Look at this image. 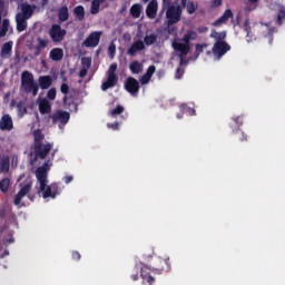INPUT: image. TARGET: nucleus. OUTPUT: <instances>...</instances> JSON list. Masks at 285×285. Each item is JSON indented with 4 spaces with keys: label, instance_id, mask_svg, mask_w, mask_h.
<instances>
[{
    "label": "nucleus",
    "instance_id": "46",
    "mask_svg": "<svg viewBox=\"0 0 285 285\" xmlns=\"http://www.w3.org/2000/svg\"><path fill=\"white\" fill-rule=\"evenodd\" d=\"M88 75V69H86V68H82L81 70H80V72H79V77L81 78V79H83V77H86Z\"/></svg>",
    "mask_w": 285,
    "mask_h": 285
},
{
    "label": "nucleus",
    "instance_id": "22",
    "mask_svg": "<svg viewBox=\"0 0 285 285\" xmlns=\"http://www.w3.org/2000/svg\"><path fill=\"white\" fill-rule=\"evenodd\" d=\"M158 3L157 0H151L146 9V14L149 19H155L157 17Z\"/></svg>",
    "mask_w": 285,
    "mask_h": 285
},
{
    "label": "nucleus",
    "instance_id": "23",
    "mask_svg": "<svg viewBox=\"0 0 285 285\" xmlns=\"http://www.w3.org/2000/svg\"><path fill=\"white\" fill-rule=\"evenodd\" d=\"M38 83L41 90H48L50 86H52V77L51 76H40L38 79Z\"/></svg>",
    "mask_w": 285,
    "mask_h": 285
},
{
    "label": "nucleus",
    "instance_id": "24",
    "mask_svg": "<svg viewBox=\"0 0 285 285\" xmlns=\"http://www.w3.org/2000/svg\"><path fill=\"white\" fill-rule=\"evenodd\" d=\"M155 66H149L147 69V72L140 78V83L142 86H146V83H149L150 79H153V75H155Z\"/></svg>",
    "mask_w": 285,
    "mask_h": 285
},
{
    "label": "nucleus",
    "instance_id": "20",
    "mask_svg": "<svg viewBox=\"0 0 285 285\" xmlns=\"http://www.w3.org/2000/svg\"><path fill=\"white\" fill-rule=\"evenodd\" d=\"M10 170V157L6 154L0 155V175L9 173Z\"/></svg>",
    "mask_w": 285,
    "mask_h": 285
},
{
    "label": "nucleus",
    "instance_id": "58",
    "mask_svg": "<svg viewBox=\"0 0 285 285\" xmlns=\"http://www.w3.org/2000/svg\"><path fill=\"white\" fill-rule=\"evenodd\" d=\"M273 32H274V30L272 29V30H269V37L273 35Z\"/></svg>",
    "mask_w": 285,
    "mask_h": 285
},
{
    "label": "nucleus",
    "instance_id": "55",
    "mask_svg": "<svg viewBox=\"0 0 285 285\" xmlns=\"http://www.w3.org/2000/svg\"><path fill=\"white\" fill-rule=\"evenodd\" d=\"M131 278L134 279V282H137V275L131 276Z\"/></svg>",
    "mask_w": 285,
    "mask_h": 285
},
{
    "label": "nucleus",
    "instance_id": "39",
    "mask_svg": "<svg viewBox=\"0 0 285 285\" xmlns=\"http://www.w3.org/2000/svg\"><path fill=\"white\" fill-rule=\"evenodd\" d=\"M47 99H50V101H55V99H57V89H49L47 92Z\"/></svg>",
    "mask_w": 285,
    "mask_h": 285
},
{
    "label": "nucleus",
    "instance_id": "19",
    "mask_svg": "<svg viewBox=\"0 0 285 285\" xmlns=\"http://www.w3.org/2000/svg\"><path fill=\"white\" fill-rule=\"evenodd\" d=\"M14 128V125L12 122V117L10 115H4L0 119V130H7L10 131Z\"/></svg>",
    "mask_w": 285,
    "mask_h": 285
},
{
    "label": "nucleus",
    "instance_id": "53",
    "mask_svg": "<svg viewBox=\"0 0 285 285\" xmlns=\"http://www.w3.org/2000/svg\"><path fill=\"white\" fill-rule=\"evenodd\" d=\"M259 0H248V3H250L252 6H257V2H258Z\"/></svg>",
    "mask_w": 285,
    "mask_h": 285
},
{
    "label": "nucleus",
    "instance_id": "25",
    "mask_svg": "<svg viewBox=\"0 0 285 285\" xmlns=\"http://www.w3.org/2000/svg\"><path fill=\"white\" fill-rule=\"evenodd\" d=\"M49 58L51 59V61H61V59H63V49H61V48H53L49 52Z\"/></svg>",
    "mask_w": 285,
    "mask_h": 285
},
{
    "label": "nucleus",
    "instance_id": "45",
    "mask_svg": "<svg viewBox=\"0 0 285 285\" xmlns=\"http://www.w3.org/2000/svg\"><path fill=\"white\" fill-rule=\"evenodd\" d=\"M107 128H111L112 130H119V122L108 124Z\"/></svg>",
    "mask_w": 285,
    "mask_h": 285
},
{
    "label": "nucleus",
    "instance_id": "32",
    "mask_svg": "<svg viewBox=\"0 0 285 285\" xmlns=\"http://www.w3.org/2000/svg\"><path fill=\"white\" fill-rule=\"evenodd\" d=\"M10 184H11V180H10V178H2L1 180H0V190H1V193H8V190H10Z\"/></svg>",
    "mask_w": 285,
    "mask_h": 285
},
{
    "label": "nucleus",
    "instance_id": "47",
    "mask_svg": "<svg viewBox=\"0 0 285 285\" xmlns=\"http://www.w3.org/2000/svg\"><path fill=\"white\" fill-rule=\"evenodd\" d=\"M180 77H184V70L181 68H178L176 70V79H179Z\"/></svg>",
    "mask_w": 285,
    "mask_h": 285
},
{
    "label": "nucleus",
    "instance_id": "36",
    "mask_svg": "<svg viewBox=\"0 0 285 285\" xmlns=\"http://www.w3.org/2000/svg\"><path fill=\"white\" fill-rule=\"evenodd\" d=\"M101 2H99V0H92L90 9L91 14H98Z\"/></svg>",
    "mask_w": 285,
    "mask_h": 285
},
{
    "label": "nucleus",
    "instance_id": "31",
    "mask_svg": "<svg viewBox=\"0 0 285 285\" xmlns=\"http://www.w3.org/2000/svg\"><path fill=\"white\" fill-rule=\"evenodd\" d=\"M142 43H144L145 46H153V45L157 43V35H155V33L147 35V36L144 38Z\"/></svg>",
    "mask_w": 285,
    "mask_h": 285
},
{
    "label": "nucleus",
    "instance_id": "43",
    "mask_svg": "<svg viewBox=\"0 0 285 285\" xmlns=\"http://www.w3.org/2000/svg\"><path fill=\"white\" fill-rule=\"evenodd\" d=\"M181 110L187 112V115H195V109L188 108L186 105H181Z\"/></svg>",
    "mask_w": 285,
    "mask_h": 285
},
{
    "label": "nucleus",
    "instance_id": "4",
    "mask_svg": "<svg viewBox=\"0 0 285 285\" xmlns=\"http://www.w3.org/2000/svg\"><path fill=\"white\" fill-rule=\"evenodd\" d=\"M163 8L166 10L168 26H173L181 21V6H179L178 1L173 0V2H169L168 4L163 1Z\"/></svg>",
    "mask_w": 285,
    "mask_h": 285
},
{
    "label": "nucleus",
    "instance_id": "11",
    "mask_svg": "<svg viewBox=\"0 0 285 285\" xmlns=\"http://www.w3.org/2000/svg\"><path fill=\"white\" fill-rule=\"evenodd\" d=\"M49 37L55 43H61L66 38V29H61L59 24H53L49 30Z\"/></svg>",
    "mask_w": 285,
    "mask_h": 285
},
{
    "label": "nucleus",
    "instance_id": "48",
    "mask_svg": "<svg viewBox=\"0 0 285 285\" xmlns=\"http://www.w3.org/2000/svg\"><path fill=\"white\" fill-rule=\"evenodd\" d=\"M9 244H14V238L10 236L9 238L4 239V246H8Z\"/></svg>",
    "mask_w": 285,
    "mask_h": 285
},
{
    "label": "nucleus",
    "instance_id": "29",
    "mask_svg": "<svg viewBox=\"0 0 285 285\" xmlns=\"http://www.w3.org/2000/svg\"><path fill=\"white\" fill-rule=\"evenodd\" d=\"M233 17V11L227 9L224 14L214 22V26H222V23H226Z\"/></svg>",
    "mask_w": 285,
    "mask_h": 285
},
{
    "label": "nucleus",
    "instance_id": "63",
    "mask_svg": "<svg viewBox=\"0 0 285 285\" xmlns=\"http://www.w3.org/2000/svg\"><path fill=\"white\" fill-rule=\"evenodd\" d=\"M247 43H250V40L247 39Z\"/></svg>",
    "mask_w": 285,
    "mask_h": 285
},
{
    "label": "nucleus",
    "instance_id": "27",
    "mask_svg": "<svg viewBox=\"0 0 285 285\" xmlns=\"http://www.w3.org/2000/svg\"><path fill=\"white\" fill-rule=\"evenodd\" d=\"M70 17V13L68 12V7H61L59 10H58V19L61 23L68 21Z\"/></svg>",
    "mask_w": 285,
    "mask_h": 285
},
{
    "label": "nucleus",
    "instance_id": "51",
    "mask_svg": "<svg viewBox=\"0 0 285 285\" xmlns=\"http://www.w3.org/2000/svg\"><path fill=\"white\" fill-rule=\"evenodd\" d=\"M72 176H67V177H65L63 178V181H65V184H70V181H72Z\"/></svg>",
    "mask_w": 285,
    "mask_h": 285
},
{
    "label": "nucleus",
    "instance_id": "18",
    "mask_svg": "<svg viewBox=\"0 0 285 285\" xmlns=\"http://www.w3.org/2000/svg\"><path fill=\"white\" fill-rule=\"evenodd\" d=\"M14 46V42L8 41L6 42L0 50V57L1 59H10L12 57V47Z\"/></svg>",
    "mask_w": 285,
    "mask_h": 285
},
{
    "label": "nucleus",
    "instance_id": "64",
    "mask_svg": "<svg viewBox=\"0 0 285 285\" xmlns=\"http://www.w3.org/2000/svg\"><path fill=\"white\" fill-rule=\"evenodd\" d=\"M166 264H167V266H168V261H166Z\"/></svg>",
    "mask_w": 285,
    "mask_h": 285
},
{
    "label": "nucleus",
    "instance_id": "16",
    "mask_svg": "<svg viewBox=\"0 0 285 285\" xmlns=\"http://www.w3.org/2000/svg\"><path fill=\"white\" fill-rule=\"evenodd\" d=\"M146 49V45L144 43V40H137L127 50V55L129 57H135L137 52H141V50Z\"/></svg>",
    "mask_w": 285,
    "mask_h": 285
},
{
    "label": "nucleus",
    "instance_id": "37",
    "mask_svg": "<svg viewBox=\"0 0 285 285\" xmlns=\"http://www.w3.org/2000/svg\"><path fill=\"white\" fill-rule=\"evenodd\" d=\"M81 66H82V68L90 70V67L92 66V58L83 57L81 59Z\"/></svg>",
    "mask_w": 285,
    "mask_h": 285
},
{
    "label": "nucleus",
    "instance_id": "54",
    "mask_svg": "<svg viewBox=\"0 0 285 285\" xmlns=\"http://www.w3.org/2000/svg\"><path fill=\"white\" fill-rule=\"evenodd\" d=\"M165 2L166 6H168V3H173V0H163ZM174 1H179V0H174Z\"/></svg>",
    "mask_w": 285,
    "mask_h": 285
},
{
    "label": "nucleus",
    "instance_id": "7",
    "mask_svg": "<svg viewBox=\"0 0 285 285\" xmlns=\"http://www.w3.org/2000/svg\"><path fill=\"white\" fill-rule=\"evenodd\" d=\"M8 16V9L6 8V2L0 0V37H8V35H12V26H10V20L3 19V17ZM1 19L2 22H1Z\"/></svg>",
    "mask_w": 285,
    "mask_h": 285
},
{
    "label": "nucleus",
    "instance_id": "35",
    "mask_svg": "<svg viewBox=\"0 0 285 285\" xmlns=\"http://www.w3.org/2000/svg\"><path fill=\"white\" fill-rule=\"evenodd\" d=\"M185 8L188 12V14H195V12H197V3L193 2V1H189L185 4Z\"/></svg>",
    "mask_w": 285,
    "mask_h": 285
},
{
    "label": "nucleus",
    "instance_id": "44",
    "mask_svg": "<svg viewBox=\"0 0 285 285\" xmlns=\"http://www.w3.org/2000/svg\"><path fill=\"white\" fill-rule=\"evenodd\" d=\"M18 161H19V157H18L17 155H13V156L11 157V166H12L13 168H17Z\"/></svg>",
    "mask_w": 285,
    "mask_h": 285
},
{
    "label": "nucleus",
    "instance_id": "50",
    "mask_svg": "<svg viewBox=\"0 0 285 285\" xmlns=\"http://www.w3.org/2000/svg\"><path fill=\"white\" fill-rule=\"evenodd\" d=\"M72 259H77V261L81 259V254H79V252H73Z\"/></svg>",
    "mask_w": 285,
    "mask_h": 285
},
{
    "label": "nucleus",
    "instance_id": "38",
    "mask_svg": "<svg viewBox=\"0 0 285 285\" xmlns=\"http://www.w3.org/2000/svg\"><path fill=\"white\" fill-rule=\"evenodd\" d=\"M124 112V106L118 105L115 109H112L109 115L110 117H117V115H121Z\"/></svg>",
    "mask_w": 285,
    "mask_h": 285
},
{
    "label": "nucleus",
    "instance_id": "49",
    "mask_svg": "<svg viewBox=\"0 0 285 285\" xmlns=\"http://www.w3.org/2000/svg\"><path fill=\"white\" fill-rule=\"evenodd\" d=\"M245 31L247 33V37H250V28L248 27V20L245 21Z\"/></svg>",
    "mask_w": 285,
    "mask_h": 285
},
{
    "label": "nucleus",
    "instance_id": "10",
    "mask_svg": "<svg viewBox=\"0 0 285 285\" xmlns=\"http://www.w3.org/2000/svg\"><path fill=\"white\" fill-rule=\"evenodd\" d=\"M30 190H32V180L28 178L24 185L21 186L20 190L14 197V200H13L14 206H23L21 204V199H23L26 195L30 193Z\"/></svg>",
    "mask_w": 285,
    "mask_h": 285
},
{
    "label": "nucleus",
    "instance_id": "8",
    "mask_svg": "<svg viewBox=\"0 0 285 285\" xmlns=\"http://www.w3.org/2000/svg\"><path fill=\"white\" fill-rule=\"evenodd\" d=\"M117 63L110 65L107 71V80L102 82L101 90L106 91L110 88H115L119 81V77H117Z\"/></svg>",
    "mask_w": 285,
    "mask_h": 285
},
{
    "label": "nucleus",
    "instance_id": "28",
    "mask_svg": "<svg viewBox=\"0 0 285 285\" xmlns=\"http://www.w3.org/2000/svg\"><path fill=\"white\" fill-rule=\"evenodd\" d=\"M129 70L132 72V75H139V72L144 71V65H141L139 61H132L129 65Z\"/></svg>",
    "mask_w": 285,
    "mask_h": 285
},
{
    "label": "nucleus",
    "instance_id": "30",
    "mask_svg": "<svg viewBox=\"0 0 285 285\" xmlns=\"http://www.w3.org/2000/svg\"><path fill=\"white\" fill-rule=\"evenodd\" d=\"M73 13L79 21H83L85 17H86V10L83 9V7H81V6L76 7L73 9Z\"/></svg>",
    "mask_w": 285,
    "mask_h": 285
},
{
    "label": "nucleus",
    "instance_id": "12",
    "mask_svg": "<svg viewBox=\"0 0 285 285\" xmlns=\"http://www.w3.org/2000/svg\"><path fill=\"white\" fill-rule=\"evenodd\" d=\"M101 31H94L91 32L86 40L82 42L85 48H97L99 46V41L101 39Z\"/></svg>",
    "mask_w": 285,
    "mask_h": 285
},
{
    "label": "nucleus",
    "instance_id": "40",
    "mask_svg": "<svg viewBox=\"0 0 285 285\" xmlns=\"http://www.w3.org/2000/svg\"><path fill=\"white\" fill-rule=\"evenodd\" d=\"M204 48H208V45H197L196 46L195 59H197V57H199V55H202V52H204Z\"/></svg>",
    "mask_w": 285,
    "mask_h": 285
},
{
    "label": "nucleus",
    "instance_id": "59",
    "mask_svg": "<svg viewBox=\"0 0 285 285\" xmlns=\"http://www.w3.org/2000/svg\"><path fill=\"white\" fill-rule=\"evenodd\" d=\"M177 119H181V115L178 114V115H177Z\"/></svg>",
    "mask_w": 285,
    "mask_h": 285
},
{
    "label": "nucleus",
    "instance_id": "41",
    "mask_svg": "<svg viewBox=\"0 0 285 285\" xmlns=\"http://www.w3.org/2000/svg\"><path fill=\"white\" fill-rule=\"evenodd\" d=\"M17 108H18V114L20 115V117H23V115H26V112H28V110L26 109V106H23V102L18 104Z\"/></svg>",
    "mask_w": 285,
    "mask_h": 285
},
{
    "label": "nucleus",
    "instance_id": "5",
    "mask_svg": "<svg viewBox=\"0 0 285 285\" xmlns=\"http://www.w3.org/2000/svg\"><path fill=\"white\" fill-rule=\"evenodd\" d=\"M33 139L36 157H39V159H46L48 153L52 150V144H41V141H43V134L41 130L33 131Z\"/></svg>",
    "mask_w": 285,
    "mask_h": 285
},
{
    "label": "nucleus",
    "instance_id": "17",
    "mask_svg": "<svg viewBox=\"0 0 285 285\" xmlns=\"http://www.w3.org/2000/svg\"><path fill=\"white\" fill-rule=\"evenodd\" d=\"M36 9L37 7L30 6L28 3H23L21 6V11L17 16L22 17V19H30V17L35 14Z\"/></svg>",
    "mask_w": 285,
    "mask_h": 285
},
{
    "label": "nucleus",
    "instance_id": "56",
    "mask_svg": "<svg viewBox=\"0 0 285 285\" xmlns=\"http://www.w3.org/2000/svg\"><path fill=\"white\" fill-rule=\"evenodd\" d=\"M48 3V0H42V6H46Z\"/></svg>",
    "mask_w": 285,
    "mask_h": 285
},
{
    "label": "nucleus",
    "instance_id": "33",
    "mask_svg": "<svg viewBox=\"0 0 285 285\" xmlns=\"http://www.w3.org/2000/svg\"><path fill=\"white\" fill-rule=\"evenodd\" d=\"M130 13L134 17V19H139L141 17V6L140 4H134L130 8Z\"/></svg>",
    "mask_w": 285,
    "mask_h": 285
},
{
    "label": "nucleus",
    "instance_id": "61",
    "mask_svg": "<svg viewBox=\"0 0 285 285\" xmlns=\"http://www.w3.org/2000/svg\"><path fill=\"white\" fill-rule=\"evenodd\" d=\"M75 110H77V105H73Z\"/></svg>",
    "mask_w": 285,
    "mask_h": 285
},
{
    "label": "nucleus",
    "instance_id": "15",
    "mask_svg": "<svg viewBox=\"0 0 285 285\" xmlns=\"http://www.w3.org/2000/svg\"><path fill=\"white\" fill-rule=\"evenodd\" d=\"M125 88L130 95H137L139 92V81L132 77L127 78Z\"/></svg>",
    "mask_w": 285,
    "mask_h": 285
},
{
    "label": "nucleus",
    "instance_id": "1",
    "mask_svg": "<svg viewBox=\"0 0 285 285\" xmlns=\"http://www.w3.org/2000/svg\"><path fill=\"white\" fill-rule=\"evenodd\" d=\"M50 166H52V161L48 160L36 170L38 195L43 197V199H55L57 195L61 194V189L57 183L48 185V171L50 170Z\"/></svg>",
    "mask_w": 285,
    "mask_h": 285
},
{
    "label": "nucleus",
    "instance_id": "3",
    "mask_svg": "<svg viewBox=\"0 0 285 285\" xmlns=\"http://www.w3.org/2000/svg\"><path fill=\"white\" fill-rule=\"evenodd\" d=\"M210 37L213 39H216V42L213 47V52H212L213 58L215 61H219V59H222V57H224V55H226V52L230 50V45H227L226 41H224V39H226L225 31L223 32L213 31L210 33Z\"/></svg>",
    "mask_w": 285,
    "mask_h": 285
},
{
    "label": "nucleus",
    "instance_id": "14",
    "mask_svg": "<svg viewBox=\"0 0 285 285\" xmlns=\"http://www.w3.org/2000/svg\"><path fill=\"white\" fill-rule=\"evenodd\" d=\"M136 268H140V276L144 279V282H147V284H153L155 282V278L150 276V267L144 265L142 263H139L136 265Z\"/></svg>",
    "mask_w": 285,
    "mask_h": 285
},
{
    "label": "nucleus",
    "instance_id": "52",
    "mask_svg": "<svg viewBox=\"0 0 285 285\" xmlns=\"http://www.w3.org/2000/svg\"><path fill=\"white\" fill-rule=\"evenodd\" d=\"M214 6L217 8L222 6V0H214Z\"/></svg>",
    "mask_w": 285,
    "mask_h": 285
},
{
    "label": "nucleus",
    "instance_id": "26",
    "mask_svg": "<svg viewBox=\"0 0 285 285\" xmlns=\"http://www.w3.org/2000/svg\"><path fill=\"white\" fill-rule=\"evenodd\" d=\"M16 23L18 32H23L28 28V19L22 18L21 16H16Z\"/></svg>",
    "mask_w": 285,
    "mask_h": 285
},
{
    "label": "nucleus",
    "instance_id": "34",
    "mask_svg": "<svg viewBox=\"0 0 285 285\" xmlns=\"http://www.w3.org/2000/svg\"><path fill=\"white\" fill-rule=\"evenodd\" d=\"M70 90V87H68L67 83H62L61 87H60V91L62 92V95H66L63 97V101H65V105L66 106H70V101L68 100V92Z\"/></svg>",
    "mask_w": 285,
    "mask_h": 285
},
{
    "label": "nucleus",
    "instance_id": "57",
    "mask_svg": "<svg viewBox=\"0 0 285 285\" xmlns=\"http://www.w3.org/2000/svg\"><path fill=\"white\" fill-rule=\"evenodd\" d=\"M6 255H9V253H8V252H4V253L2 254V257H6Z\"/></svg>",
    "mask_w": 285,
    "mask_h": 285
},
{
    "label": "nucleus",
    "instance_id": "60",
    "mask_svg": "<svg viewBox=\"0 0 285 285\" xmlns=\"http://www.w3.org/2000/svg\"><path fill=\"white\" fill-rule=\"evenodd\" d=\"M144 1V3H148V1H150V0H142Z\"/></svg>",
    "mask_w": 285,
    "mask_h": 285
},
{
    "label": "nucleus",
    "instance_id": "21",
    "mask_svg": "<svg viewBox=\"0 0 285 285\" xmlns=\"http://www.w3.org/2000/svg\"><path fill=\"white\" fill-rule=\"evenodd\" d=\"M36 42L37 45L33 48V55L35 57H39V55H41V50H43L45 48H48V43L50 42L43 38H37Z\"/></svg>",
    "mask_w": 285,
    "mask_h": 285
},
{
    "label": "nucleus",
    "instance_id": "62",
    "mask_svg": "<svg viewBox=\"0 0 285 285\" xmlns=\"http://www.w3.org/2000/svg\"><path fill=\"white\" fill-rule=\"evenodd\" d=\"M55 153H57V150H55V151L52 153V157H55Z\"/></svg>",
    "mask_w": 285,
    "mask_h": 285
},
{
    "label": "nucleus",
    "instance_id": "9",
    "mask_svg": "<svg viewBox=\"0 0 285 285\" xmlns=\"http://www.w3.org/2000/svg\"><path fill=\"white\" fill-rule=\"evenodd\" d=\"M51 119L60 130H63V127L70 121V112L63 110H57L51 115Z\"/></svg>",
    "mask_w": 285,
    "mask_h": 285
},
{
    "label": "nucleus",
    "instance_id": "13",
    "mask_svg": "<svg viewBox=\"0 0 285 285\" xmlns=\"http://www.w3.org/2000/svg\"><path fill=\"white\" fill-rule=\"evenodd\" d=\"M37 105H38L40 115H50V112H52V105L50 104L49 99L39 98L37 100Z\"/></svg>",
    "mask_w": 285,
    "mask_h": 285
},
{
    "label": "nucleus",
    "instance_id": "6",
    "mask_svg": "<svg viewBox=\"0 0 285 285\" xmlns=\"http://www.w3.org/2000/svg\"><path fill=\"white\" fill-rule=\"evenodd\" d=\"M21 86L24 91L32 92L33 97L39 95V85L35 82V76L29 71H23L21 75Z\"/></svg>",
    "mask_w": 285,
    "mask_h": 285
},
{
    "label": "nucleus",
    "instance_id": "2",
    "mask_svg": "<svg viewBox=\"0 0 285 285\" xmlns=\"http://www.w3.org/2000/svg\"><path fill=\"white\" fill-rule=\"evenodd\" d=\"M195 39H197V32L189 30L184 35L183 39L173 42L174 50L180 57V66H184V57L190 52V41H195Z\"/></svg>",
    "mask_w": 285,
    "mask_h": 285
},
{
    "label": "nucleus",
    "instance_id": "42",
    "mask_svg": "<svg viewBox=\"0 0 285 285\" xmlns=\"http://www.w3.org/2000/svg\"><path fill=\"white\" fill-rule=\"evenodd\" d=\"M117 51V47L115 46V43H111L108 48V52H109V56L111 57V59L115 58V52Z\"/></svg>",
    "mask_w": 285,
    "mask_h": 285
}]
</instances>
